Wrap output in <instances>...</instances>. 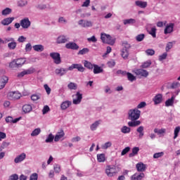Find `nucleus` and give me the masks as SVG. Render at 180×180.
<instances>
[{
    "label": "nucleus",
    "mask_w": 180,
    "mask_h": 180,
    "mask_svg": "<svg viewBox=\"0 0 180 180\" xmlns=\"http://www.w3.org/2000/svg\"><path fill=\"white\" fill-rule=\"evenodd\" d=\"M78 23L82 27H92V22L91 21L80 20Z\"/></svg>",
    "instance_id": "4468645a"
},
{
    "label": "nucleus",
    "mask_w": 180,
    "mask_h": 180,
    "mask_svg": "<svg viewBox=\"0 0 180 180\" xmlns=\"http://www.w3.org/2000/svg\"><path fill=\"white\" fill-rule=\"evenodd\" d=\"M19 179V176L18 174H13L10 176L8 180H18Z\"/></svg>",
    "instance_id": "774afa93"
},
{
    "label": "nucleus",
    "mask_w": 180,
    "mask_h": 180,
    "mask_svg": "<svg viewBox=\"0 0 180 180\" xmlns=\"http://www.w3.org/2000/svg\"><path fill=\"white\" fill-rule=\"evenodd\" d=\"M165 131H166L165 129H158V128H155L154 129V133H156L157 134H164Z\"/></svg>",
    "instance_id": "a18cd8bd"
},
{
    "label": "nucleus",
    "mask_w": 180,
    "mask_h": 180,
    "mask_svg": "<svg viewBox=\"0 0 180 180\" xmlns=\"http://www.w3.org/2000/svg\"><path fill=\"white\" fill-rule=\"evenodd\" d=\"M48 112H50V107H49V105H45L42 109V113L43 115H46Z\"/></svg>",
    "instance_id": "0e129e2a"
},
{
    "label": "nucleus",
    "mask_w": 180,
    "mask_h": 180,
    "mask_svg": "<svg viewBox=\"0 0 180 180\" xmlns=\"http://www.w3.org/2000/svg\"><path fill=\"white\" fill-rule=\"evenodd\" d=\"M136 131L137 133H139V139H143V136H144V127L140 126L137 128Z\"/></svg>",
    "instance_id": "c85d7f7f"
},
{
    "label": "nucleus",
    "mask_w": 180,
    "mask_h": 180,
    "mask_svg": "<svg viewBox=\"0 0 180 180\" xmlns=\"http://www.w3.org/2000/svg\"><path fill=\"white\" fill-rule=\"evenodd\" d=\"M64 135V131L63 129H60V131L56 134L54 141H60V139H63V136Z\"/></svg>",
    "instance_id": "5701e85b"
},
{
    "label": "nucleus",
    "mask_w": 180,
    "mask_h": 180,
    "mask_svg": "<svg viewBox=\"0 0 180 180\" xmlns=\"http://www.w3.org/2000/svg\"><path fill=\"white\" fill-rule=\"evenodd\" d=\"M144 176H146L144 173H135L131 176V180H141L143 178H144Z\"/></svg>",
    "instance_id": "a211bd4d"
},
{
    "label": "nucleus",
    "mask_w": 180,
    "mask_h": 180,
    "mask_svg": "<svg viewBox=\"0 0 180 180\" xmlns=\"http://www.w3.org/2000/svg\"><path fill=\"white\" fill-rule=\"evenodd\" d=\"M175 43H176L175 41L168 42L166 45V48H165L166 51H169V50H171V49H172V47H174V44H175Z\"/></svg>",
    "instance_id": "c9c22d12"
},
{
    "label": "nucleus",
    "mask_w": 180,
    "mask_h": 180,
    "mask_svg": "<svg viewBox=\"0 0 180 180\" xmlns=\"http://www.w3.org/2000/svg\"><path fill=\"white\" fill-rule=\"evenodd\" d=\"M69 71H72V70H77L79 72H84L85 71V68L82 66V64L73 63L68 68Z\"/></svg>",
    "instance_id": "423d86ee"
},
{
    "label": "nucleus",
    "mask_w": 180,
    "mask_h": 180,
    "mask_svg": "<svg viewBox=\"0 0 180 180\" xmlns=\"http://www.w3.org/2000/svg\"><path fill=\"white\" fill-rule=\"evenodd\" d=\"M101 122H102V121L98 120V121H96L94 123H93L90 127L91 130H92V131L96 130L98 126H99V124H101Z\"/></svg>",
    "instance_id": "72a5a7b5"
},
{
    "label": "nucleus",
    "mask_w": 180,
    "mask_h": 180,
    "mask_svg": "<svg viewBox=\"0 0 180 180\" xmlns=\"http://www.w3.org/2000/svg\"><path fill=\"white\" fill-rule=\"evenodd\" d=\"M31 99L33 101V102H36V101H39V99H40V95H39V94H32L31 96Z\"/></svg>",
    "instance_id": "3c124183"
},
{
    "label": "nucleus",
    "mask_w": 180,
    "mask_h": 180,
    "mask_svg": "<svg viewBox=\"0 0 180 180\" xmlns=\"http://www.w3.org/2000/svg\"><path fill=\"white\" fill-rule=\"evenodd\" d=\"M136 20L134 18L124 20V25H134Z\"/></svg>",
    "instance_id": "4c0bfd02"
},
{
    "label": "nucleus",
    "mask_w": 180,
    "mask_h": 180,
    "mask_svg": "<svg viewBox=\"0 0 180 180\" xmlns=\"http://www.w3.org/2000/svg\"><path fill=\"white\" fill-rule=\"evenodd\" d=\"M18 6H25V5H27V1H24V0H20L18 2Z\"/></svg>",
    "instance_id": "052dcab7"
},
{
    "label": "nucleus",
    "mask_w": 180,
    "mask_h": 180,
    "mask_svg": "<svg viewBox=\"0 0 180 180\" xmlns=\"http://www.w3.org/2000/svg\"><path fill=\"white\" fill-rule=\"evenodd\" d=\"M121 131L124 134H127L128 133H130L131 129L129 127L124 126V127H122Z\"/></svg>",
    "instance_id": "79ce46f5"
},
{
    "label": "nucleus",
    "mask_w": 180,
    "mask_h": 180,
    "mask_svg": "<svg viewBox=\"0 0 180 180\" xmlns=\"http://www.w3.org/2000/svg\"><path fill=\"white\" fill-rule=\"evenodd\" d=\"M25 158L26 153H21L14 159V162H15V164H19V162H22V161H24Z\"/></svg>",
    "instance_id": "f3484780"
},
{
    "label": "nucleus",
    "mask_w": 180,
    "mask_h": 180,
    "mask_svg": "<svg viewBox=\"0 0 180 180\" xmlns=\"http://www.w3.org/2000/svg\"><path fill=\"white\" fill-rule=\"evenodd\" d=\"M32 49H34V51H38L39 53L44 51V46L41 44L34 45Z\"/></svg>",
    "instance_id": "bb28decb"
},
{
    "label": "nucleus",
    "mask_w": 180,
    "mask_h": 180,
    "mask_svg": "<svg viewBox=\"0 0 180 180\" xmlns=\"http://www.w3.org/2000/svg\"><path fill=\"white\" fill-rule=\"evenodd\" d=\"M167 56H168V54L167 53H164L162 55H160L159 56L160 61H162V60H165V58H167Z\"/></svg>",
    "instance_id": "338daca9"
},
{
    "label": "nucleus",
    "mask_w": 180,
    "mask_h": 180,
    "mask_svg": "<svg viewBox=\"0 0 180 180\" xmlns=\"http://www.w3.org/2000/svg\"><path fill=\"white\" fill-rule=\"evenodd\" d=\"M150 65H151V61L148 60L142 64L141 68H148V67H150Z\"/></svg>",
    "instance_id": "603ef678"
},
{
    "label": "nucleus",
    "mask_w": 180,
    "mask_h": 180,
    "mask_svg": "<svg viewBox=\"0 0 180 180\" xmlns=\"http://www.w3.org/2000/svg\"><path fill=\"white\" fill-rule=\"evenodd\" d=\"M136 171L138 172H144L147 169V165H144L143 162H139L136 165Z\"/></svg>",
    "instance_id": "ddd939ff"
},
{
    "label": "nucleus",
    "mask_w": 180,
    "mask_h": 180,
    "mask_svg": "<svg viewBox=\"0 0 180 180\" xmlns=\"http://www.w3.org/2000/svg\"><path fill=\"white\" fill-rule=\"evenodd\" d=\"M89 53V49L84 48L82 50L79 51L77 53L78 56H84V54H88Z\"/></svg>",
    "instance_id": "58836bf2"
},
{
    "label": "nucleus",
    "mask_w": 180,
    "mask_h": 180,
    "mask_svg": "<svg viewBox=\"0 0 180 180\" xmlns=\"http://www.w3.org/2000/svg\"><path fill=\"white\" fill-rule=\"evenodd\" d=\"M85 68H87V70H94V67L95 64H92V63L88 61V60H84L83 63Z\"/></svg>",
    "instance_id": "393cba45"
},
{
    "label": "nucleus",
    "mask_w": 180,
    "mask_h": 180,
    "mask_svg": "<svg viewBox=\"0 0 180 180\" xmlns=\"http://www.w3.org/2000/svg\"><path fill=\"white\" fill-rule=\"evenodd\" d=\"M26 63V58H19L17 59L13 60L9 63V68H11V70H15L16 68H21V67H23L25 64Z\"/></svg>",
    "instance_id": "f03ea898"
},
{
    "label": "nucleus",
    "mask_w": 180,
    "mask_h": 180,
    "mask_svg": "<svg viewBox=\"0 0 180 180\" xmlns=\"http://www.w3.org/2000/svg\"><path fill=\"white\" fill-rule=\"evenodd\" d=\"M129 151H130V147L127 146L122 150V151L121 153V155H126V154H127V153H129Z\"/></svg>",
    "instance_id": "bf43d9fd"
},
{
    "label": "nucleus",
    "mask_w": 180,
    "mask_h": 180,
    "mask_svg": "<svg viewBox=\"0 0 180 180\" xmlns=\"http://www.w3.org/2000/svg\"><path fill=\"white\" fill-rule=\"evenodd\" d=\"M73 98V103L74 105H79L81 103V101H82V94L79 93V91H77V94L75 96H72Z\"/></svg>",
    "instance_id": "9b49d317"
},
{
    "label": "nucleus",
    "mask_w": 180,
    "mask_h": 180,
    "mask_svg": "<svg viewBox=\"0 0 180 180\" xmlns=\"http://www.w3.org/2000/svg\"><path fill=\"white\" fill-rule=\"evenodd\" d=\"M54 136H53V134H49L48 138L46 139V143H51V141H53V140H54Z\"/></svg>",
    "instance_id": "4d7b16f0"
},
{
    "label": "nucleus",
    "mask_w": 180,
    "mask_h": 180,
    "mask_svg": "<svg viewBox=\"0 0 180 180\" xmlns=\"http://www.w3.org/2000/svg\"><path fill=\"white\" fill-rule=\"evenodd\" d=\"M157 29L155 27L151 28L149 34H151L153 37H156Z\"/></svg>",
    "instance_id": "864d4df0"
},
{
    "label": "nucleus",
    "mask_w": 180,
    "mask_h": 180,
    "mask_svg": "<svg viewBox=\"0 0 180 180\" xmlns=\"http://www.w3.org/2000/svg\"><path fill=\"white\" fill-rule=\"evenodd\" d=\"M68 71H70V70H68V68H59V69H56L55 70V72L56 74V75H60V77H63V75H65V74H67V72H68Z\"/></svg>",
    "instance_id": "2eb2a0df"
},
{
    "label": "nucleus",
    "mask_w": 180,
    "mask_h": 180,
    "mask_svg": "<svg viewBox=\"0 0 180 180\" xmlns=\"http://www.w3.org/2000/svg\"><path fill=\"white\" fill-rule=\"evenodd\" d=\"M30 25H32V22H30V20H29V18H27L20 20V25L22 29H29V27H30Z\"/></svg>",
    "instance_id": "9d476101"
},
{
    "label": "nucleus",
    "mask_w": 180,
    "mask_h": 180,
    "mask_svg": "<svg viewBox=\"0 0 180 180\" xmlns=\"http://www.w3.org/2000/svg\"><path fill=\"white\" fill-rule=\"evenodd\" d=\"M9 41H13V38H10L4 41L2 40V39H0V47H1V44H6V43H9Z\"/></svg>",
    "instance_id": "8fccbe9b"
},
{
    "label": "nucleus",
    "mask_w": 180,
    "mask_h": 180,
    "mask_svg": "<svg viewBox=\"0 0 180 180\" xmlns=\"http://www.w3.org/2000/svg\"><path fill=\"white\" fill-rule=\"evenodd\" d=\"M13 20H15V18L13 17L6 18L1 21V25H3L4 26H8V25H11V23L13 22Z\"/></svg>",
    "instance_id": "6ab92c4d"
},
{
    "label": "nucleus",
    "mask_w": 180,
    "mask_h": 180,
    "mask_svg": "<svg viewBox=\"0 0 180 180\" xmlns=\"http://www.w3.org/2000/svg\"><path fill=\"white\" fill-rule=\"evenodd\" d=\"M10 144L11 143L9 142L4 141L1 146V150H4V148H6V147H9Z\"/></svg>",
    "instance_id": "680f3d73"
},
{
    "label": "nucleus",
    "mask_w": 180,
    "mask_h": 180,
    "mask_svg": "<svg viewBox=\"0 0 180 180\" xmlns=\"http://www.w3.org/2000/svg\"><path fill=\"white\" fill-rule=\"evenodd\" d=\"M39 133H41V129L40 128H37L31 133L32 137H35L36 136H39Z\"/></svg>",
    "instance_id": "a19ab883"
},
{
    "label": "nucleus",
    "mask_w": 180,
    "mask_h": 180,
    "mask_svg": "<svg viewBox=\"0 0 180 180\" xmlns=\"http://www.w3.org/2000/svg\"><path fill=\"white\" fill-rule=\"evenodd\" d=\"M97 160L98 162H105L106 161V157L105 154L101 153L97 155Z\"/></svg>",
    "instance_id": "cd10ccee"
},
{
    "label": "nucleus",
    "mask_w": 180,
    "mask_h": 180,
    "mask_svg": "<svg viewBox=\"0 0 180 180\" xmlns=\"http://www.w3.org/2000/svg\"><path fill=\"white\" fill-rule=\"evenodd\" d=\"M39 178V174L37 173H33L30 175V180H37Z\"/></svg>",
    "instance_id": "13d9d810"
},
{
    "label": "nucleus",
    "mask_w": 180,
    "mask_h": 180,
    "mask_svg": "<svg viewBox=\"0 0 180 180\" xmlns=\"http://www.w3.org/2000/svg\"><path fill=\"white\" fill-rule=\"evenodd\" d=\"M139 151H140V148H139V147L133 148L132 153H129V157L131 158V157H134V155H137V154H139Z\"/></svg>",
    "instance_id": "7c9ffc66"
},
{
    "label": "nucleus",
    "mask_w": 180,
    "mask_h": 180,
    "mask_svg": "<svg viewBox=\"0 0 180 180\" xmlns=\"http://www.w3.org/2000/svg\"><path fill=\"white\" fill-rule=\"evenodd\" d=\"M164 155V152L156 153L153 155V158H161Z\"/></svg>",
    "instance_id": "5fc2aeb1"
},
{
    "label": "nucleus",
    "mask_w": 180,
    "mask_h": 180,
    "mask_svg": "<svg viewBox=\"0 0 180 180\" xmlns=\"http://www.w3.org/2000/svg\"><path fill=\"white\" fill-rule=\"evenodd\" d=\"M101 39L103 43H105L106 44H110V46H113L115 44V41L112 39V37L110 34L101 33Z\"/></svg>",
    "instance_id": "7ed1b4c3"
},
{
    "label": "nucleus",
    "mask_w": 180,
    "mask_h": 180,
    "mask_svg": "<svg viewBox=\"0 0 180 180\" xmlns=\"http://www.w3.org/2000/svg\"><path fill=\"white\" fill-rule=\"evenodd\" d=\"M33 110V108L30 104H25L22 106L24 113H30Z\"/></svg>",
    "instance_id": "4be33fe9"
},
{
    "label": "nucleus",
    "mask_w": 180,
    "mask_h": 180,
    "mask_svg": "<svg viewBox=\"0 0 180 180\" xmlns=\"http://www.w3.org/2000/svg\"><path fill=\"white\" fill-rule=\"evenodd\" d=\"M128 115L129 120H131L128 122V126L129 127H136L141 124V122L138 120V119H140V115H141V111H140L139 109L134 108L130 110Z\"/></svg>",
    "instance_id": "f257e3e1"
},
{
    "label": "nucleus",
    "mask_w": 180,
    "mask_h": 180,
    "mask_svg": "<svg viewBox=\"0 0 180 180\" xmlns=\"http://www.w3.org/2000/svg\"><path fill=\"white\" fill-rule=\"evenodd\" d=\"M146 53L147 54V56H154L155 54V51H154L153 49H147L146 51Z\"/></svg>",
    "instance_id": "6e6d98bb"
},
{
    "label": "nucleus",
    "mask_w": 180,
    "mask_h": 180,
    "mask_svg": "<svg viewBox=\"0 0 180 180\" xmlns=\"http://www.w3.org/2000/svg\"><path fill=\"white\" fill-rule=\"evenodd\" d=\"M68 40H69L68 37H67L64 35H61L58 37L57 43H58V44H61L63 43H67V41H68Z\"/></svg>",
    "instance_id": "412c9836"
},
{
    "label": "nucleus",
    "mask_w": 180,
    "mask_h": 180,
    "mask_svg": "<svg viewBox=\"0 0 180 180\" xmlns=\"http://www.w3.org/2000/svg\"><path fill=\"white\" fill-rule=\"evenodd\" d=\"M93 68H94V70H93L94 74H101V72H103V69L98 65H94Z\"/></svg>",
    "instance_id": "a878e982"
},
{
    "label": "nucleus",
    "mask_w": 180,
    "mask_h": 180,
    "mask_svg": "<svg viewBox=\"0 0 180 180\" xmlns=\"http://www.w3.org/2000/svg\"><path fill=\"white\" fill-rule=\"evenodd\" d=\"M65 48L69 50H78L79 49V46H78L75 42H68L65 44Z\"/></svg>",
    "instance_id": "f8f14e48"
},
{
    "label": "nucleus",
    "mask_w": 180,
    "mask_h": 180,
    "mask_svg": "<svg viewBox=\"0 0 180 180\" xmlns=\"http://www.w3.org/2000/svg\"><path fill=\"white\" fill-rule=\"evenodd\" d=\"M122 46H123V49H122V50H129V49H130V44H129V43H127V41H124L123 43H122Z\"/></svg>",
    "instance_id": "49530a36"
},
{
    "label": "nucleus",
    "mask_w": 180,
    "mask_h": 180,
    "mask_svg": "<svg viewBox=\"0 0 180 180\" xmlns=\"http://www.w3.org/2000/svg\"><path fill=\"white\" fill-rule=\"evenodd\" d=\"M135 4L139 8H147V1H136Z\"/></svg>",
    "instance_id": "2f4dec72"
},
{
    "label": "nucleus",
    "mask_w": 180,
    "mask_h": 180,
    "mask_svg": "<svg viewBox=\"0 0 180 180\" xmlns=\"http://www.w3.org/2000/svg\"><path fill=\"white\" fill-rule=\"evenodd\" d=\"M109 147H112V142H110V141H108L102 146L103 150H108V148H109Z\"/></svg>",
    "instance_id": "de8ad7c7"
},
{
    "label": "nucleus",
    "mask_w": 180,
    "mask_h": 180,
    "mask_svg": "<svg viewBox=\"0 0 180 180\" xmlns=\"http://www.w3.org/2000/svg\"><path fill=\"white\" fill-rule=\"evenodd\" d=\"M105 174L108 176H115L117 174V169L115 165H108L105 169Z\"/></svg>",
    "instance_id": "20e7f679"
},
{
    "label": "nucleus",
    "mask_w": 180,
    "mask_h": 180,
    "mask_svg": "<svg viewBox=\"0 0 180 180\" xmlns=\"http://www.w3.org/2000/svg\"><path fill=\"white\" fill-rule=\"evenodd\" d=\"M36 71L34 68H30L27 70H25L20 72L17 74V78H23L25 75H30V74H33Z\"/></svg>",
    "instance_id": "39448f33"
},
{
    "label": "nucleus",
    "mask_w": 180,
    "mask_h": 180,
    "mask_svg": "<svg viewBox=\"0 0 180 180\" xmlns=\"http://www.w3.org/2000/svg\"><path fill=\"white\" fill-rule=\"evenodd\" d=\"M134 72L136 74V75H140V77H144L145 78L148 77V71L143 69H136L134 71Z\"/></svg>",
    "instance_id": "1a4fd4ad"
},
{
    "label": "nucleus",
    "mask_w": 180,
    "mask_h": 180,
    "mask_svg": "<svg viewBox=\"0 0 180 180\" xmlns=\"http://www.w3.org/2000/svg\"><path fill=\"white\" fill-rule=\"evenodd\" d=\"M174 101H175V96H172L171 98L165 101V106H172L174 105Z\"/></svg>",
    "instance_id": "473e14b6"
},
{
    "label": "nucleus",
    "mask_w": 180,
    "mask_h": 180,
    "mask_svg": "<svg viewBox=\"0 0 180 180\" xmlns=\"http://www.w3.org/2000/svg\"><path fill=\"white\" fill-rule=\"evenodd\" d=\"M127 76L128 80L130 81L131 82H133V81H136V77L133 75V74L130 72H127Z\"/></svg>",
    "instance_id": "37998d69"
},
{
    "label": "nucleus",
    "mask_w": 180,
    "mask_h": 180,
    "mask_svg": "<svg viewBox=\"0 0 180 180\" xmlns=\"http://www.w3.org/2000/svg\"><path fill=\"white\" fill-rule=\"evenodd\" d=\"M70 106H71V101H64L60 105V108L62 110H65V109H68Z\"/></svg>",
    "instance_id": "b1692460"
},
{
    "label": "nucleus",
    "mask_w": 180,
    "mask_h": 180,
    "mask_svg": "<svg viewBox=\"0 0 180 180\" xmlns=\"http://www.w3.org/2000/svg\"><path fill=\"white\" fill-rule=\"evenodd\" d=\"M179 131H180V127H176L174 129V139H176V137H178V134H179Z\"/></svg>",
    "instance_id": "e2e57ef3"
},
{
    "label": "nucleus",
    "mask_w": 180,
    "mask_h": 180,
    "mask_svg": "<svg viewBox=\"0 0 180 180\" xmlns=\"http://www.w3.org/2000/svg\"><path fill=\"white\" fill-rule=\"evenodd\" d=\"M11 13H12V9H11L10 8H6L4 9L1 12V15H3V16H6V15H9Z\"/></svg>",
    "instance_id": "ea45409f"
},
{
    "label": "nucleus",
    "mask_w": 180,
    "mask_h": 180,
    "mask_svg": "<svg viewBox=\"0 0 180 180\" xmlns=\"http://www.w3.org/2000/svg\"><path fill=\"white\" fill-rule=\"evenodd\" d=\"M8 81H9V77H8L7 76L3 75L0 77V82L4 84L5 85L8 84Z\"/></svg>",
    "instance_id": "e433bc0d"
},
{
    "label": "nucleus",
    "mask_w": 180,
    "mask_h": 180,
    "mask_svg": "<svg viewBox=\"0 0 180 180\" xmlns=\"http://www.w3.org/2000/svg\"><path fill=\"white\" fill-rule=\"evenodd\" d=\"M155 105H158L162 102V94H157L153 99Z\"/></svg>",
    "instance_id": "aec40b11"
},
{
    "label": "nucleus",
    "mask_w": 180,
    "mask_h": 180,
    "mask_svg": "<svg viewBox=\"0 0 180 180\" xmlns=\"http://www.w3.org/2000/svg\"><path fill=\"white\" fill-rule=\"evenodd\" d=\"M16 42H15V39H13V41H11V42L8 44V47L10 49V50H15L16 49Z\"/></svg>",
    "instance_id": "f704fd0d"
},
{
    "label": "nucleus",
    "mask_w": 180,
    "mask_h": 180,
    "mask_svg": "<svg viewBox=\"0 0 180 180\" xmlns=\"http://www.w3.org/2000/svg\"><path fill=\"white\" fill-rule=\"evenodd\" d=\"M129 50L122 49L121 50V56L124 60H127L129 58Z\"/></svg>",
    "instance_id": "c756f323"
},
{
    "label": "nucleus",
    "mask_w": 180,
    "mask_h": 180,
    "mask_svg": "<svg viewBox=\"0 0 180 180\" xmlns=\"http://www.w3.org/2000/svg\"><path fill=\"white\" fill-rule=\"evenodd\" d=\"M145 37H146V35L144 34H140L136 37V41H143Z\"/></svg>",
    "instance_id": "c03bdc74"
},
{
    "label": "nucleus",
    "mask_w": 180,
    "mask_h": 180,
    "mask_svg": "<svg viewBox=\"0 0 180 180\" xmlns=\"http://www.w3.org/2000/svg\"><path fill=\"white\" fill-rule=\"evenodd\" d=\"M68 87L69 89H77V84L74 83V82H70L68 85Z\"/></svg>",
    "instance_id": "09e8293b"
},
{
    "label": "nucleus",
    "mask_w": 180,
    "mask_h": 180,
    "mask_svg": "<svg viewBox=\"0 0 180 180\" xmlns=\"http://www.w3.org/2000/svg\"><path fill=\"white\" fill-rule=\"evenodd\" d=\"M50 57L53 58L55 64H61V56L59 53H57V52L51 53Z\"/></svg>",
    "instance_id": "6e6552de"
},
{
    "label": "nucleus",
    "mask_w": 180,
    "mask_h": 180,
    "mask_svg": "<svg viewBox=\"0 0 180 180\" xmlns=\"http://www.w3.org/2000/svg\"><path fill=\"white\" fill-rule=\"evenodd\" d=\"M22 97V94L19 93V91H11L8 93V98L11 101H18V99H20Z\"/></svg>",
    "instance_id": "0eeeda50"
},
{
    "label": "nucleus",
    "mask_w": 180,
    "mask_h": 180,
    "mask_svg": "<svg viewBox=\"0 0 180 180\" xmlns=\"http://www.w3.org/2000/svg\"><path fill=\"white\" fill-rule=\"evenodd\" d=\"M174 26H175V25L172 22L167 25L164 31L165 34H169V33H172V32H174Z\"/></svg>",
    "instance_id": "dca6fc26"
},
{
    "label": "nucleus",
    "mask_w": 180,
    "mask_h": 180,
    "mask_svg": "<svg viewBox=\"0 0 180 180\" xmlns=\"http://www.w3.org/2000/svg\"><path fill=\"white\" fill-rule=\"evenodd\" d=\"M25 51H32V44L30 43L25 45Z\"/></svg>",
    "instance_id": "69168bd1"
}]
</instances>
